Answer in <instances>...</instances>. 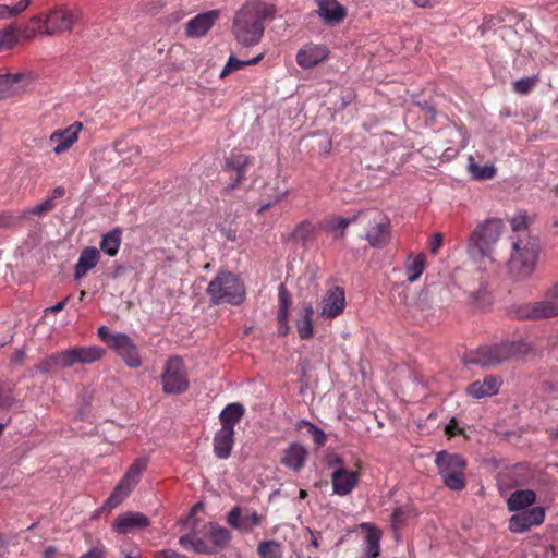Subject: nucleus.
<instances>
[{
    "label": "nucleus",
    "mask_w": 558,
    "mask_h": 558,
    "mask_svg": "<svg viewBox=\"0 0 558 558\" xmlns=\"http://www.w3.org/2000/svg\"><path fill=\"white\" fill-rule=\"evenodd\" d=\"M272 4L254 0L244 3L234 14L231 32L242 47H253L260 43L265 32V21L274 19Z\"/></svg>",
    "instance_id": "nucleus-1"
},
{
    "label": "nucleus",
    "mask_w": 558,
    "mask_h": 558,
    "mask_svg": "<svg viewBox=\"0 0 558 558\" xmlns=\"http://www.w3.org/2000/svg\"><path fill=\"white\" fill-rule=\"evenodd\" d=\"M529 345L523 341H504L499 344L481 347L463 355V362L471 365L490 367L505 361L525 355Z\"/></svg>",
    "instance_id": "nucleus-2"
},
{
    "label": "nucleus",
    "mask_w": 558,
    "mask_h": 558,
    "mask_svg": "<svg viewBox=\"0 0 558 558\" xmlns=\"http://www.w3.org/2000/svg\"><path fill=\"white\" fill-rule=\"evenodd\" d=\"M538 253L537 238L524 234L513 239L511 257L508 262L510 274L518 280L529 278L535 268Z\"/></svg>",
    "instance_id": "nucleus-3"
},
{
    "label": "nucleus",
    "mask_w": 558,
    "mask_h": 558,
    "mask_svg": "<svg viewBox=\"0 0 558 558\" xmlns=\"http://www.w3.org/2000/svg\"><path fill=\"white\" fill-rule=\"evenodd\" d=\"M207 293L216 304L239 305L244 300V287L239 277L231 272H220L207 287Z\"/></svg>",
    "instance_id": "nucleus-4"
},
{
    "label": "nucleus",
    "mask_w": 558,
    "mask_h": 558,
    "mask_svg": "<svg viewBox=\"0 0 558 558\" xmlns=\"http://www.w3.org/2000/svg\"><path fill=\"white\" fill-rule=\"evenodd\" d=\"M435 463L446 487L456 492L465 488L466 461L461 454L440 451L436 454Z\"/></svg>",
    "instance_id": "nucleus-5"
},
{
    "label": "nucleus",
    "mask_w": 558,
    "mask_h": 558,
    "mask_svg": "<svg viewBox=\"0 0 558 558\" xmlns=\"http://www.w3.org/2000/svg\"><path fill=\"white\" fill-rule=\"evenodd\" d=\"M502 230L500 219H487L477 226L470 238L469 252L472 256H489L493 246L497 243Z\"/></svg>",
    "instance_id": "nucleus-6"
},
{
    "label": "nucleus",
    "mask_w": 558,
    "mask_h": 558,
    "mask_svg": "<svg viewBox=\"0 0 558 558\" xmlns=\"http://www.w3.org/2000/svg\"><path fill=\"white\" fill-rule=\"evenodd\" d=\"M365 239L372 247L384 248L391 240L390 219L377 209H367Z\"/></svg>",
    "instance_id": "nucleus-7"
},
{
    "label": "nucleus",
    "mask_w": 558,
    "mask_h": 558,
    "mask_svg": "<svg viewBox=\"0 0 558 558\" xmlns=\"http://www.w3.org/2000/svg\"><path fill=\"white\" fill-rule=\"evenodd\" d=\"M147 462L144 459L135 460L128 469L121 481L114 487L113 492L107 498L105 507L113 509L118 507L130 495L133 488L140 482L142 473L145 471Z\"/></svg>",
    "instance_id": "nucleus-8"
},
{
    "label": "nucleus",
    "mask_w": 558,
    "mask_h": 558,
    "mask_svg": "<svg viewBox=\"0 0 558 558\" xmlns=\"http://www.w3.org/2000/svg\"><path fill=\"white\" fill-rule=\"evenodd\" d=\"M162 390L168 395H178L189 388L183 361L179 356L170 357L161 374Z\"/></svg>",
    "instance_id": "nucleus-9"
},
{
    "label": "nucleus",
    "mask_w": 558,
    "mask_h": 558,
    "mask_svg": "<svg viewBox=\"0 0 558 558\" xmlns=\"http://www.w3.org/2000/svg\"><path fill=\"white\" fill-rule=\"evenodd\" d=\"M74 24L73 14L64 9L52 10L39 26L40 33L56 35L62 32L71 31Z\"/></svg>",
    "instance_id": "nucleus-10"
},
{
    "label": "nucleus",
    "mask_w": 558,
    "mask_h": 558,
    "mask_svg": "<svg viewBox=\"0 0 558 558\" xmlns=\"http://www.w3.org/2000/svg\"><path fill=\"white\" fill-rule=\"evenodd\" d=\"M105 349L100 347H72L63 350L66 367H73L76 364H92L99 361L105 355Z\"/></svg>",
    "instance_id": "nucleus-11"
},
{
    "label": "nucleus",
    "mask_w": 558,
    "mask_h": 558,
    "mask_svg": "<svg viewBox=\"0 0 558 558\" xmlns=\"http://www.w3.org/2000/svg\"><path fill=\"white\" fill-rule=\"evenodd\" d=\"M317 5V15L324 24L335 27L341 24L348 15L347 8L338 0H314Z\"/></svg>",
    "instance_id": "nucleus-12"
},
{
    "label": "nucleus",
    "mask_w": 558,
    "mask_h": 558,
    "mask_svg": "<svg viewBox=\"0 0 558 558\" xmlns=\"http://www.w3.org/2000/svg\"><path fill=\"white\" fill-rule=\"evenodd\" d=\"M81 122H74L65 129H59L51 133L49 141L56 143L53 153L61 155L70 149V147L77 142L78 133L82 130Z\"/></svg>",
    "instance_id": "nucleus-13"
},
{
    "label": "nucleus",
    "mask_w": 558,
    "mask_h": 558,
    "mask_svg": "<svg viewBox=\"0 0 558 558\" xmlns=\"http://www.w3.org/2000/svg\"><path fill=\"white\" fill-rule=\"evenodd\" d=\"M219 17L218 10H210L204 13L197 14L195 17L190 20L185 25V34L187 37L199 38L205 36L208 31L214 26L215 22Z\"/></svg>",
    "instance_id": "nucleus-14"
},
{
    "label": "nucleus",
    "mask_w": 558,
    "mask_h": 558,
    "mask_svg": "<svg viewBox=\"0 0 558 558\" xmlns=\"http://www.w3.org/2000/svg\"><path fill=\"white\" fill-rule=\"evenodd\" d=\"M344 306V290L336 286L328 290L323 298V308L320 315L325 318H335L343 312Z\"/></svg>",
    "instance_id": "nucleus-15"
},
{
    "label": "nucleus",
    "mask_w": 558,
    "mask_h": 558,
    "mask_svg": "<svg viewBox=\"0 0 558 558\" xmlns=\"http://www.w3.org/2000/svg\"><path fill=\"white\" fill-rule=\"evenodd\" d=\"M149 519L141 512H125L117 517L113 527L119 533H130L134 530H142L149 525Z\"/></svg>",
    "instance_id": "nucleus-16"
},
{
    "label": "nucleus",
    "mask_w": 558,
    "mask_h": 558,
    "mask_svg": "<svg viewBox=\"0 0 558 558\" xmlns=\"http://www.w3.org/2000/svg\"><path fill=\"white\" fill-rule=\"evenodd\" d=\"M118 339L112 349L123 359L129 367L138 368L142 361L133 340L125 333Z\"/></svg>",
    "instance_id": "nucleus-17"
},
{
    "label": "nucleus",
    "mask_w": 558,
    "mask_h": 558,
    "mask_svg": "<svg viewBox=\"0 0 558 558\" xmlns=\"http://www.w3.org/2000/svg\"><path fill=\"white\" fill-rule=\"evenodd\" d=\"M333 493L339 496L350 494L357 484V474L348 471L344 466L337 468L331 474Z\"/></svg>",
    "instance_id": "nucleus-18"
},
{
    "label": "nucleus",
    "mask_w": 558,
    "mask_h": 558,
    "mask_svg": "<svg viewBox=\"0 0 558 558\" xmlns=\"http://www.w3.org/2000/svg\"><path fill=\"white\" fill-rule=\"evenodd\" d=\"M308 452L304 446L293 442L284 451L280 463L286 468L299 472L305 464Z\"/></svg>",
    "instance_id": "nucleus-19"
},
{
    "label": "nucleus",
    "mask_w": 558,
    "mask_h": 558,
    "mask_svg": "<svg viewBox=\"0 0 558 558\" xmlns=\"http://www.w3.org/2000/svg\"><path fill=\"white\" fill-rule=\"evenodd\" d=\"M500 384L499 377L489 375L483 381L476 380L471 383L466 388V392L475 399L490 397L498 392Z\"/></svg>",
    "instance_id": "nucleus-20"
},
{
    "label": "nucleus",
    "mask_w": 558,
    "mask_h": 558,
    "mask_svg": "<svg viewBox=\"0 0 558 558\" xmlns=\"http://www.w3.org/2000/svg\"><path fill=\"white\" fill-rule=\"evenodd\" d=\"M279 308L277 313V322H278V335L280 337H286L290 331V326L288 324L289 316V307L291 304V294L287 290L286 286L281 283L279 286Z\"/></svg>",
    "instance_id": "nucleus-21"
},
{
    "label": "nucleus",
    "mask_w": 558,
    "mask_h": 558,
    "mask_svg": "<svg viewBox=\"0 0 558 558\" xmlns=\"http://www.w3.org/2000/svg\"><path fill=\"white\" fill-rule=\"evenodd\" d=\"M100 253L94 246L82 250L74 269V279L80 280L87 275L99 262Z\"/></svg>",
    "instance_id": "nucleus-22"
},
{
    "label": "nucleus",
    "mask_w": 558,
    "mask_h": 558,
    "mask_svg": "<svg viewBox=\"0 0 558 558\" xmlns=\"http://www.w3.org/2000/svg\"><path fill=\"white\" fill-rule=\"evenodd\" d=\"M234 445V429L232 427L220 428L214 436V452L219 459L230 457Z\"/></svg>",
    "instance_id": "nucleus-23"
},
{
    "label": "nucleus",
    "mask_w": 558,
    "mask_h": 558,
    "mask_svg": "<svg viewBox=\"0 0 558 558\" xmlns=\"http://www.w3.org/2000/svg\"><path fill=\"white\" fill-rule=\"evenodd\" d=\"M327 56V50L318 46H305L296 54V62L303 69H311L322 62Z\"/></svg>",
    "instance_id": "nucleus-24"
},
{
    "label": "nucleus",
    "mask_w": 558,
    "mask_h": 558,
    "mask_svg": "<svg viewBox=\"0 0 558 558\" xmlns=\"http://www.w3.org/2000/svg\"><path fill=\"white\" fill-rule=\"evenodd\" d=\"M301 318L295 322L298 335L302 340H308L314 335L313 316L314 308L312 303L303 302L300 311Z\"/></svg>",
    "instance_id": "nucleus-25"
},
{
    "label": "nucleus",
    "mask_w": 558,
    "mask_h": 558,
    "mask_svg": "<svg viewBox=\"0 0 558 558\" xmlns=\"http://www.w3.org/2000/svg\"><path fill=\"white\" fill-rule=\"evenodd\" d=\"M247 163L248 157L242 154L232 155L226 159V168L235 171V178L227 187L229 191L236 189L241 181L245 178Z\"/></svg>",
    "instance_id": "nucleus-26"
},
{
    "label": "nucleus",
    "mask_w": 558,
    "mask_h": 558,
    "mask_svg": "<svg viewBox=\"0 0 558 558\" xmlns=\"http://www.w3.org/2000/svg\"><path fill=\"white\" fill-rule=\"evenodd\" d=\"M536 500V494L532 489H520L513 492L507 500V507L509 511H520Z\"/></svg>",
    "instance_id": "nucleus-27"
},
{
    "label": "nucleus",
    "mask_w": 558,
    "mask_h": 558,
    "mask_svg": "<svg viewBox=\"0 0 558 558\" xmlns=\"http://www.w3.org/2000/svg\"><path fill=\"white\" fill-rule=\"evenodd\" d=\"M66 367L63 351L53 353L35 365V369L41 374L56 373Z\"/></svg>",
    "instance_id": "nucleus-28"
},
{
    "label": "nucleus",
    "mask_w": 558,
    "mask_h": 558,
    "mask_svg": "<svg viewBox=\"0 0 558 558\" xmlns=\"http://www.w3.org/2000/svg\"><path fill=\"white\" fill-rule=\"evenodd\" d=\"M244 415V407L241 403H230L220 413L219 420L221 422V428L232 427L240 422Z\"/></svg>",
    "instance_id": "nucleus-29"
},
{
    "label": "nucleus",
    "mask_w": 558,
    "mask_h": 558,
    "mask_svg": "<svg viewBox=\"0 0 558 558\" xmlns=\"http://www.w3.org/2000/svg\"><path fill=\"white\" fill-rule=\"evenodd\" d=\"M533 319H545L558 316V301L546 298L543 301L532 302Z\"/></svg>",
    "instance_id": "nucleus-30"
},
{
    "label": "nucleus",
    "mask_w": 558,
    "mask_h": 558,
    "mask_svg": "<svg viewBox=\"0 0 558 558\" xmlns=\"http://www.w3.org/2000/svg\"><path fill=\"white\" fill-rule=\"evenodd\" d=\"M23 74H3L0 75V99L14 96L19 92L17 83Z\"/></svg>",
    "instance_id": "nucleus-31"
},
{
    "label": "nucleus",
    "mask_w": 558,
    "mask_h": 558,
    "mask_svg": "<svg viewBox=\"0 0 558 558\" xmlns=\"http://www.w3.org/2000/svg\"><path fill=\"white\" fill-rule=\"evenodd\" d=\"M121 245V230L116 228L102 235L100 248L109 256H116Z\"/></svg>",
    "instance_id": "nucleus-32"
},
{
    "label": "nucleus",
    "mask_w": 558,
    "mask_h": 558,
    "mask_svg": "<svg viewBox=\"0 0 558 558\" xmlns=\"http://www.w3.org/2000/svg\"><path fill=\"white\" fill-rule=\"evenodd\" d=\"M426 258L423 253L416 255L414 258L409 256L408 263L405 265V271L408 275V281L414 282L416 281L425 269Z\"/></svg>",
    "instance_id": "nucleus-33"
},
{
    "label": "nucleus",
    "mask_w": 558,
    "mask_h": 558,
    "mask_svg": "<svg viewBox=\"0 0 558 558\" xmlns=\"http://www.w3.org/2000/svg\"><path fill=\"white\" fill-rule=\"evenodd\" d=\"M468 169L472 178L477 181L490 180L496 175V168L493 165L480 166L472 156L469 157Z\"/></svg>",
    "instance_id": "nucleus-34"
},
{
    "label": "nucleus",
    "mask_w": 558,
    "mask_h": 558,
    "mask_svg": "<svg viewBox=\"0 0 558 558\" xmlns=\"http://www.w3.org/2000/svg\"><path fill=\"white\" fill-rule=\"evenodd\" d=\"M264 58L263 53L250 59V60H240L235 56L231 54L220 73V77L223 78L231 72L238 71L246 65L257 64Z\"/></svg>",
    "instance_id": "nucleus-35"
},
{
    "label": "nucleus",
    "mask_w": 558,
    "mask_h": 558,
    "mask_svg": "<svg viewBox=\"0 0 558 558\" xmlns=\"http://www.w3.org/2000/svg\"><path fill=\"white\" fill-rule=\"evenodd\" d=\"M315 231L316 228L310 220H303L294 228L289 239L305 243L313 239Z\"/></svg>",
    "instance_id": "nucleus-36"
},
{
    "label": "nucleus",
    "mask_w": 558,
    "mask_h": 558,
    "mask_svg": "<svg viewBox=\"0 0 558 558\" xmlns=\"http://www.w3.org/2000/svg\"><path fill=\"white\" fill-rule=\"evenodd\" d=\"M208 535L214 544L215 549L223 548L231 538L230 532L226 527L220 526L216 523L209 524Z\"/></svg>",
    "instance_id": "nucleus-37"
},
{
    "label": "nucleus",
    "mask_w": 558,
    "mask_h": 558,
    "mask_svg": "<svg viewBox=\"0 0 558 558\" xmlns=\"http://www.w3.org/2000/svg\"><path fill=\"white\" fill-rule=\"evenodd\" d=\"M260 558H282L281 544L276 541H263L257 546Z\"/></svg>",
    "instance_id": "nucleus-38"
},
{
    "label": "nucleus",
    "mask_w": 558,
    "mask_h": 558,
    "mask_svg": "<svg viewBox=\"0 0 558 558\" xmlns=\"http://www.w3.org/2000/svg\"><path fill=\"white\" fill-rule=\"evenodd\" d=\"M470 301L478 308L483 310L490 304V293L487 286L482 283L476 291L470 293Z\"/></svg>",
    "instance_id": "nucleus-39"
},
{
    "label": "nucleus",
    "mask_w": 558,
    "mask_h": 558,
    "mask_svg": "<svg viewBox=\"0 0 558 558\" xmlns=\"http://www.w3.org/2000/svg\"><path fill=\"white\" fill-rule=\"evenodd\" d=\"M508 315L515 319H533V304H512L508 308Z\"/></svg>",
    "instance_id": "nucleus-40"
},
{
    "label": "nucleus",
    "mask_w": 558,
    "mask_h": 558,
    "mask_svg": "<svg viewBox=\"0 0 558 558\" xmlns=\"http://www.w3.org/2000/svg\"><path fill=\"white\" fill-rule=\"evenodd\" d=\"M19 38L15 34V29L13 26H8L0 31V52L4 50H9L15 46Z\"/></svg>",
    "instance_id": "nucleus-41"
},
{
    "label": "nucleus",
    "mask_w": 558,
    "mask_h": 558,
    "mask_svg": "<svg viewBox=\"0 0 558 558\" xmlns=\"http://www.w3.org/2000/svg\"><path fill=\"white\" fill-rule=\"evenodd\" d=\"M380 533L376 530L371 531L366 536V544H367V550H366V558H376L379 556L380 546Z\"/></svg>",
    "instance_id": "nucleus-42"
},
{
    "label": "nucleus",
    "mask_w": 558,
    "mask_h": 558,
    "mask_svg": "<svg viewBox=\"0 0 558 558\" xmlns=\"http://www.w3.org/2000/svg\"><path fill=\"white\" fill-rule=\"evenodd\" d=\"M348 228V221L344 217H331L327 223L326 229L336 233V239H342L345 235V229Z\"/></svg>",
    "instance_id": "nucleus-43"
},
{
    "label": "nucleus",
    "mask_w": 558,
    "mask_h": 558,
    "mask_svg": "<svg viewBox=\"0 0 558 558\" xmlns=\"http://www.w3.org/2000/svg\"><path fill=\"white\" fill-rule=\"evenodd\" d=\"M531 526V521L527 520L523 512L512 515L509 520V529L514 533H523Z\"/></svg>",
    "instance_id": "nucleus-44"
},
{
    "label": "nucleus",
    "mask_w": 558,
    "mask_h": 558,
    "mask_svg": "<svg viewBox=\"0 0 558 558\" xmlns=\"http://www.w3.org/2000/svg\"><path fill=\"white\" fill-rule=\"evenodd\" d=\"M25 219V214L14 215L10 211L0 213V229H12Z\"/></svg>",
    "instance_id": "nucleus-45"
},
{
    "label": "nucleus",
    "mask_w": 558,
    "mask_h": 558,
    "mask_svg": "<svg viewBox=\"0 0 558 558\" xmlns=\"http://www.w3.org/2000/svg\"><path fill=\"white\" fill-rule=\"evenodd\" d=\"M538 82L537 76L522 77L513 83V90L520 95L529 94Z\"/></svg>",
    "instance_id": "nucleus-46"
},
{
    "label": "nucleus",
    "mask_w": 558,
    "mask_h": 558,
    "mask_svg": "<svg viewBox=\"0 0 558 558\" xmlns=\"http://www.w3.org/2000/svg\"><path fill=\"white\" fill-rule=\"evenodd\" d=\"M56 207V204L54 202H52V198H47L45 199L43 203L32 207V208H28L27 210L24 211L25 216L26 215H33V216H44L46 215L47 213L51 211L52 209H54Z\"/></svg>",
    "instance_id": "nucleus-47"
},
{
    "label": "nucleus",
    "mask_w": 558,
    "mask_h": 558,
    "mask_svg": "<svg viewBox=\"0 0 558 558\" xmlns=\"http://www.w3.org/2000/svg\"><path fill=\"white\" fill-rule=\"evenodd\" d=\"M510 223L514 232H523L531 223V218L526 215V213L521 211L511 218Z\"/></svg>",
    "instance_id": "nucleus-48"
},
{
    "label": "nucleus",
    "mask_w": 558,
    "mask_h": 558,
    "mask_svg": "<svg viewBox=\"0 0 558 558\" xmlns=\"http://www.w3.org/2000/svg\"><path fill=\"white\" fill-rule=\"evenodd\" d=\"M301 424L306 427L307 433L313 437L317 445L322 446L325 444L326 435L320 428H318L315 424L304 420L301 422Z\"/></svg>",
    "instance_id": "nucleus-49"
},
{
    "label": "nucleus",
    "mask_w": 558,
    "mask_h": 558,
    "mask_svg": "<svg viewBox=\"0 0 558 558\" xmlns=\"http://www.w3.org/2000/svg\"><path fill=\"white\" fill-rule=\"evenodd\" d=\"M97 335L101 339V341L107 343L112 349L114 345V342L117 340H119L118 338L123 336L124 333H122V332L112 333L107 326H100L97 330Z\"/></svg>",
    "instance_id": "nucleus-50"
},
{
    "label": "nucleus",
    "mask_w": 558,
    "mask_h": 558,
    "mask_svg": "<svg viewBox=\"0 0 558 558\" xmlns=\"http://www.w3.org/2000/svg\"><path fill=\"white\" fill-rule=\"evenodd\" d=\"M529 521H531V525H538L544 521L545 512L541 507L532 508L527 511H523Z\"/></svg>",
    "instance_id": "nucleus-51"
},
{
    "label": "nucleus",
    "mask_w": 558,
    "mask_h": 558,
    "mask_svg": "<svg viewBox=\"0 0 558 558\" xmlns=\"http://www.w3.org/2000/svg\"><path fill=\"white\" fill-rule=\"evenodd\" d=\"M14 402L12 390L0 385V410L9 409Z\"/></svg>",
    "instance_id": "nucleus-52"
},
{
    "label": "nucleus",
    "mask_w": 558,
    "mask_h": 558,
    "mask_svg": "<svg viewBox=\"0 0 558 558\" xmlns=\"http://www.w3.org/2000/svg\"><path fill=\"white\" fill-rule=\"evenodd\" d=\"M242 530L250 531L262 524V517L256 511H253L251 514L242 517Z\"/></svg>",
    "instance_id": "nucleus-53"
},
{
    "label": "nucleus",
    "mask_w": 558,
    "mask_h": 558,
    "mask_svg": "<svg viewBox=\"0 0 558 558\" xmlns=\"http://www.w3.org/2000/svg\"><path fill=\"white\" fill-rule=\"evenodd\" d=\"M228 524L235 529V530H242V517H241V509L239 507H234L227 517Z\"/></svg>",
    "instance_id": "nucleus-54"
},
{
    "label": "nucleus",
    "mask_w": 558,
    "mask_h": 558,
    "mask_svg": "<svg viewBox=\"0 0 558 558\" xmlns=\"http://www.w3.org/2000/svg\"><path fill=\"white\" fill-rule=\"evenodd\" d=\"M191 547L193 551H195L196 554L210 555L215 553V548L210 547L205 541H203L199 537H195Z\"/></svg>",
    "instance_id": "nucleus-55"
},
{
    "label": "nucleus",
    "mask_w": 558,
    "mask_h": 558,
    "mask_svg": "<svg viewBox=\"0 0 558 558\" xmlns=\"http://www.w3.org/2000/svg\"><path fill=\"white\" fill-rule=\"evenodd\" d=\"M445 432L449 437L463 434V429L459 427L458 422L454 417H452L450 422L447 424Z\"/></svg>",
    "instance_id": "nucleus-56"
},
{
    "label": "nucleus",
    "mask_w": 558,
    "mask_h": 558,
    "mask_svg": "<svg viewBox=\"0 0 558 558\" xmlns=\"http://www.w3.org/2000/svg\"><path fill=\"white\" fill-rule=\"evenodd\" d=\"M81 558H106V550L104 546H96L82 555Z\"/></svg>",
    "instance_id": "nucleus-57"
},
{
    "label": "nucleus",
    "mask_w": 558,
    "mask_h": 558,
    "mask_svg": "<svg viewBox=\"0 0 558 558\" xmlns=\"http://www.w3.org/2000/svg\"><path fill=\"white\" fill-rule=\"evenodd\" d=\"M416 105L429 116L432 121L435 120L437 111L433 105L428 101H417Z\"/></svg>",
    "instance_id": "nucleus-58"
},
{
    "label": "nucleus",
    "mask_w": 558,
    "mask_h": 558,
    "mask_svg": "<svg viewBox=\"0 0 558 558\" xmlns=\"http://www.w3.org/2000/svg\"><path fill=\"white\" fill-rule=\"evenodd\" d=\"M366 213H367V209L366 210H360L359 213L352 215L351 217L344 218V220L348 221V227L351 223H355L357 221H362L364 225H366L367 223V217L365 216Z\"/></svg>",
    "instance_id": "nucleus-59"
},
{
    "label": "nucleus",
    "mask_w": 558,
    "mask_h": 558,
    "mask_svg": "<svg viewBox=\"0 0 558 558\" xmlns=\"http://www.w3.org/2000/svg\"><path fill=\"white\" fill-rule=\"evenodd\" d=\"M444 236L441 233H436L430 242L429 250L430 253L436 255L438 253L439 247L442 245Z\"/></svg>",
    "instance_id": "nucleus-60"
},
{
    "label": "nucleus",
    "mask_w": 558,
    "mask_h": 558,
    "mask_svg": "<svg viewBox=\"0 0 558 558\" xmlns=\"http://www.w3.org/2000/svg\"><path fill=\"white\" fill-rule=\"evenodd\" d=\"M156 558H187L172 549H165L156 553Z\"/></svg>",
    "instance_id": "nucleus-61"
},
{
    "label": "nucleus",
    "mask_w": 558,
    "mask_h": 558,
    "mask_svg": "<svg viewBox=\"0 0 558 558\" xmlns=\"http://www.w3.org/2000/svg\"><path fill=\"white\" fill-rule=\"evenodd\" d=\"M318 148H319V154H322L324 156L329 155L330 149H331V140L329 137H324L319 142Z\"/></svg>",
    "instance_id": "nucleus-62"
},
{
    "label": "nucleus",
    "mask_w": 558,
    "mask_h": 558,
    "mask_svg": "<svg viewBox=\"0 0 558 558\" xmlns=\"http://www.w3.org/2000/svg\"><path fill=\"white\" fill-rule=\"evenodd\" d=\"M196 537V534L194 532H191L189 534H185V535H182L180 538H179V544L186 548L189 545L192 546L194 539Z\"/></svg>",
    "instance_id": "nucleus-63"
},
{
    "label": "nucleus",
    "mask_w": 558,
    "mask_h": 558,
    "mask_svg": "<svg viewBox=\"0 0 558 558\" xmlns=\"http://www.w3.org/2000/svg\"><path fill=\"white\" fill-rule=\"evenodd\" d=\"M70 298H71V295H68L66 298H64L62 301H60L56 305L48 307L46 311L50 312V313H58V312L62 311L65 307Z\"/></svg>",
    "instance_id": "nucleus-64"
}]
</instances>
